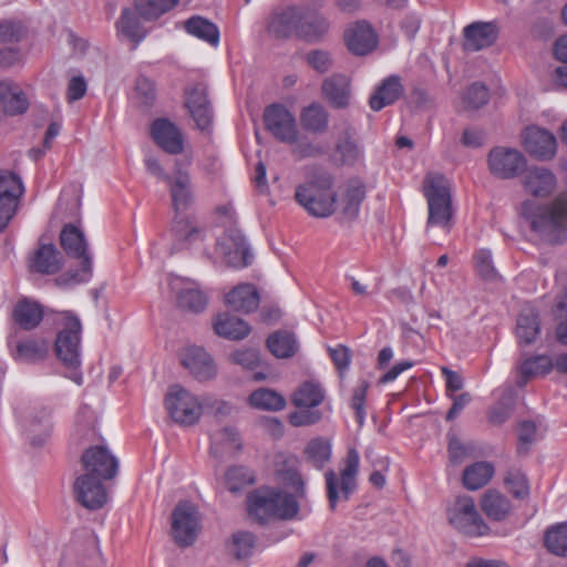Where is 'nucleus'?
Here are the masks:
<instances>
[{
    "label": "nucleus",
    "instance_id": "1",
    "mask_svg": "<svg viewBox=\"0 0 567 567\" xmlns=\"http://www.w3.org/2000/svg\"><path fill=\"white\" fill-rule=\"evenodd\" d=\"M522 215L530 228L545 241L561 244L567 235V195L559 194L553 202L536 205L530 200L522 204Z\"/></svg>",
    "mask_w": 567,
    "mask_h": 567
},
{
    "label": "nucleus",
    "instance_id": "2",
    "mask_svg": "<svg viewBox=\"0 0 567 567\" xmlns=\"http://www.w3.org/2000/svg\"><path fill=\"white\" fill-rule=\"evenodd\" d=\"M169 186L172 205L176 213L173 223V233L178 244H193L203 238V229L196 220L182 216L194 202L189 174L176 162L172 177L166 182Z\"/></svg>",
    "mask_w": 567,
    "mask_h": 567
},
{
    "label": "nucleus",
    "instance_id": "3",
    "mask_svg": "<svg viewBox=\"0 0 567 567\" xmlns=\"http://www.w3.org/2000/svg\"><path fill=\"white\" fill-rule=\"evenodd\" d=\"M422 193L427 204L426 231L440 228L449 233L454 219L451 182L441 173L429 172L422 182Z\"/></svg>",
    "mask_w": 567,
    "mask_h": 567
},
{
    "label": "nucleus",
    "instance_id": "4",
    "mask_svg": "<svg viewBox=\"0 0 567 567\" xmlns=\"http://www.w3.org/2000/svg\"><path fill=\"white\" fill-rule=\"evenodd\" d=\"M333 177L320 173L298 185L295 190L296 202L312 217L327 218L336 212L337 192Z\"/></svg>",
    "mask_w": 567,
    "mask_h": 567
},
{
    "label": "nucleus",
    "instance_id": "5",
    "mask_svg": "<svg viewBox=\"0 0 567 567\" xmlns=\"http://www.w3.org/2000/svg\"><path fill=\"white\" fill-rule=\"evenodd\" d=\"M447 519L458 532L477 537L489 533L488 525L480 515L473 497L458 496L447 509Z\"/></svg>",
    "mask_w": 567,
    "mask_h": 567
},
{
    "label": "nucleus",
    "instance_id": "6",
    "mask_svg": "<svg viewBox=\"0 0 567 567\" xmlns=\"http://www.w3.org/2000/svg\"><path fill=\"white\" fill-rule=\"evenodd\" d=\"M81 322L78 317L65 313L56 334L54 349L58 359L68 368L80 365Z\"/></svg>",
    "mask_w": 567,
    "mask_h": 567
},
{
    "label": "nucleus",
    "instance_id": "7",
    "mask_svg": "<svg viewBox=\"0 0 567 567\" xmlns=\"http://www.w3.org/2000/svg\"><path fill=\"white\" fill-rule=\"evenodd\" d=\"M359 463L358 451L353 447L349 449L344 458V467L340 473V491L338 489L339 480L336 473L333 471L326 473L327 494L331 509H334L338 501H347L354 491Z\"/></svg>",
    "mask_w": 567,
    "mask_h": 567
},
{
    "label": "nucleus",
    "instance_id": "8",
    "mask_svg": "<svg viewBox=\"0 0 567 567\" xmlns=\"http://www.w3.org/2000/svg\"><path fill=\"white\" fill-rule=\"evenodd\" d=\"M200 529L198 508L190 502H178L172 512V536L178 546H190Z\"/></svg>",
    "mask_w": 567,
    "mask_h": 567
},
{
    "label": "nucleus",
    "instance_id": "9",
    "mask_svg": "<svg viewBox=\"0 0 567 567\" xmlns=\"http://www.w3.org/2000/svg\"><path fill=\"white\" fill-rule=\"evenodd\" d=\"M165 408L172 420L181 425H193L202 415V405L197 398L179 385L169 388Z\"/></svg>",
    "mask_w": 567,
    "mask_h": 567
},
{
    "label": "nucleus",
    "instance_id": "10",
    "mask_svg": "<svg viewBox=\"0 0 567 567\" xmlns=\"http://www.w3.org/2000/svg\"><path fill=\"white\" fill-rule=\"evenodd\" d=\"M275 497L276 488L271 487H260L251 492L247 497L249 516L259 524L270 522L271 519H293V512L276 508Z\"/></svg>",
    "mask_w": 567,
    "mask_h": 567
},
{
    "label": "nucleus",
    "instance_id": "11",
    "mask_svg": "<svg viewBox=\"0 0 567 567\" xmlns=\"http://www.w3.org/2000/svg\"><path fill=\"white\" fill-rule=\"evenodd\" d=\"M24 186L19 175L13 172L0 171V233L3 231L14 217Z\"/></svg>",
    "mask_w": 567,
    "mask_h": 567
},
{
    "label": "nucleus",
    "instance_id": "12",
    "mask_svg": "<svg viewBox=\"0 0 567 567\" xmlns=\"http://www.w3.org/2000/svg\"><path fill=\"white\" fill-rule=\"evenodd\" d=\"M264 122L267 131L281 143L292 144L300 135L295 115L281 104L267 106Z\"/></svg>",
    "mask_w": 567,
    "mask_h": 567
},
{
    "label": "nucleus",
    "instance_id": "13",
    "mask_svg": "<svg viewBox=\"0 0 567 567\" xmlns=\"http://www.w3.org/2000/svg\"><path fill=\"white\" fill-rule=\"evenodd\" d=\"M488 169L497 178L512 179L520 175L527 165L525 155L511 147L497 146L487 156Z\"/></svg>",
    "mask_w": 567,
    "mask_h": 567
},
{
    "label": "nucleus",
    "instance_id": "14",
    "mask_svg": "<svg viewBox=\"0 0 567 567\" xmlns=\"http://www.w3.org/2000/svg\"><path fill=\"white\" fill-rule=\"evenodd\" d=\"M85 474L101 480H112L118 470L117 458L105 446H92L85 450L81 457Z\"/></svg>",
    "mask_w": 567,
    "mask_h": 567
},
{
    "label": "nucleus",
    "instance_id": "15",
    "mask_svg": "<svg viewBox=\"0 0 567 567\" xmlns=\"http://www.w3.org/2000/svg\"><path fill=\"white\" fill-rule=\"evenodd\" d=\"M520 182L526 194L536 198H547L557 188L556 175L544 166H526L522 173Z\"/></svg>",
    "mask_w": 567,
    "mask_h": 567
},
{
    "label": "nucleus",
    "instance_id": "16",
    "mask_svg": "<svg viewBox=\"0 0 567 567\" xmlns=\"http://www.w3.org/2000/svg\"><path fill=\"white\" fill-rule=\"evenodd\" d=\"M182 365L198 381H209L217 375V365L202 347H187L181 354Z\"/></svg>",
    "mask_w": 567,
    "mask_h": 567
},
{
    "label": "nucleus",
    "instance_id": "17",
    "mask_svg": "<svg viewBox=\"0 0 567 567\" xmlns=\"http://www.w3.org/2000/svg\"><path fill=\"white\" fill-rule=\"evenodd\" d=\"M103 481L85 473L80 475L73 485L76 501L91 511L103 507L107 501Z\"/></svg>",
    "mask_w": 567,
    "mask_h": 567
},
{
    "label": "nucleus",
    "instance_id": "18",
    "mask_svg": "<svg viewBox=\"0 0 567 567\" xmlns=\"http://www.w3.org/2000/svg\"><path fill=\"white\" fill-rule=\"evenodd\" d=\"M300 22H302V9L299 7H286L271 13L267 24L269 34L277 39H299Z\"/></svg>",
    "mask_w": 567,
    "mask_h": 567
},
{
    "label": "nucleus",
    "instance_id": "19",
    "mask_svg": "<svg viewBox=\"0 0 567 567\" xmlns=\"http://www.w3.org/2000/svg\"><path fill=\"white\" fill-rule=\"evenodd\" d=\"M216 250L224 258L227 266L246 267L250 262L251 255L246 246L245 238L237 230H231L221 236L217 241Z\"/></svg>",
    "mask_w": 567,
    "mask_h": 567
},
{
    "label": "nucleus",
    "instance_id": "20",
    "mask_svg": "<svg viewBox=\"0 0 567 567\" xmlns=\"http://www.w3.org/2000/svg\"><path fill=\"white\" fill-rule=\"evenodd\" d=\"M50 352V342L42 337L28 336L14 341L10 354L18 363L37 364L44 361Z\"/></svg>",
    "mask_w": 567,
    "mask_h": 567
},
{
    "label": "nucleus",
    "instance_id": "21",
    "mask_svg": "<svg viewBox=\"0 0 567 567\" xmlns=\"http://www.w3.org/2000/svg\"><path fill=\"white\" fill-rule=\"evenodd\" d=\"M185 106L197 128L206 131L212 126L213 110L207 97L206 86L196 84L187 89L185 92Z\"/></svg>",
    "mask_w": 567,
    "mask_h": 567
},
{
    "label": "nucleus",
    "instance_id": "22",
    "mask_svg": "<svg viewBox=\"0 0 567 567\" xmlns=\"http://www.w3.org/2000/svg\"><path fill=\"white\" fill-rule=\"evenodd\" d=\"M51 411L47 406H33L24 421V430L30 444L42 446L51 435Z\"/></svg>",
    "mask_w": 567,
    "mask_h": 567
},
{
    "label": "nucleus",
    "instance_id": "23",
    "mask_svg": "<svg viewBox=\"0 0 567 567\" xmlns=\"http://www.w3.org/2000/svg\"><path fill=\"white\" fill-rule=\"evenodd\" d=\"M169 285L172 290L176 292L179 308L197 313L207 307L208 297L196 284L174 278Z\"/></svg>",
    "mask_w": 567,
    "mask_h": 567
},
{
    "label": "nucleus",
    "instance_id": "24",
    "mask_svg": "<svg viewBox=\"0 0 567 567\" xmlns=\"http://www.w3.org/2000/svg\"><path fill=\"white\" fill-rule=\"evenodd\" d=\"M524 146L532 156L544 161L553 158L557 151L556 137L537 126L525 130Z\"/></svg>",
    "mask_w": 567,
    "mask_h": 567
},
{
    "label": "nucleus",
    "instance_id": "25",
    "mask_svg": "<svg viewBox=\"0 0 567 567\" xmlns=\"http://www.w3.org/2000/svg\"><path fill=\"white\" fill-rule=\"evenodd\" d=\"M60 241L68 255L81 259L83 271L91 272L92 262L87 254V244L84 234L75 226L69 224L63 227Z\"/></svg>",
    "mask_w": 567,
    "mask_h": 567
},
{
    "label": "nucleus",
    "instance_id": "26",
    "mask_svg": "<svg viewBox=\"0 0 567 567\" xmlns=\"http://www.w3.org/2000/svg\"><path fill=\"white\" fill-rule=\"evenodd\" d=\"M322 96L334 109H346L350 104L351 80L349 76L334 73L322 81Z\"/></svg>",
    "mask_w": 567,
    "mask_h": 567
},
{
    "label": "nucleus",
    "instance_id": "27",
    "mask_svg": "<svg viewBox=\"0 0 567 567\" xmlns=\"http://www.w3.org/2000/svg\"><path fill=\"white\" fill-rule=\"evenodd\" d=\"M152 137L156 144L169 154H179L184 140L179 128L167 118H158L152 125Z\"/></svg>",
    "mask_w": 567,
    "mask_h": 567
},
{
    "label": "nucleus",
    "instance_id": "28",
    "mask_svg": "<svg viewBox=\"0 0 567 567\" xmlns=\"http://www.w3.org/2000/svg\"><path fill=\"white\" fill-rule=\"evenodd\" d=\"M346 41L349 50L357 55L370 53L378 44V37L372 27L367 22H358L346 32Z\"/></svg>",
    "mask_w": 567,
    "mask_h": 567
},
{
    "label": "nucleus",
    "instance_id": "29",
    "mask_svg": "<svg viewBox=\"0 0 567 567\" xmlns=\"http://www.w3.org/2000/svg\"><path fill=\"white\" fill-rule=\"evenodd\" d=\"M464 49L480 51L492 45L497 39V27L491 22H476L464 29Z\"/></svg>",
    "mask_w": 567,
    "mask_h": 567
},
{
    "label": "nucleus",
    "instance_id": "30",
    "mask_svg": "<svg viewBox=\"0 0 567 567\" xmlns=\"http://www.w3.org/2000/svg\"><path fill=\"white\" fill-rule=\"evenodd\" d=\"M225 303L234 311L249 313L258 308L260 296L254 285L240 284L225 296Z\"/></svg>",
    "mask_w": 567,
    "mask_h": 567
},
{
    "label": "nucleus",
    "instance_id": "31",
    "mask_svg": "<svg viewBox=\"0 0 567 567\" xmlns=\"http://www.w3.org/2000/svg\"><path fill=\"white\" fill-rule=\"evenodd\" d=\"M326 399V390L320 382L307 380L301 382L291 393L290 401L298 409H313Z\"/></svg>",
    "mask_w": 567,
    "mask_h": 567
},
{
    "label": "nucleus",
    "instance_id": "32",
    "mask_svg": "<svg viewBox=\"0 0 567 567\" xmlns=\"http://www.w3.org/2000/svg\"><path fill=\"white\" fill-rule=\"evenodd\" d=\"M285 482L288 486L295 489V495L288 494L286 492L276 489V508L282 511H291L293 512V518L297 516L299 512V503L297 498L305 497V482L301 475L298 472H287L285 476Z\"/></svg>",
    "mask_w": 567,
    "mask_h": 567
},
{
    "label": "nucleus",
    "instance_id": "33",
    "mask_svg": "<svg viewBox=\"0 0 567 567\" xmlns=\"http://www.w3.org/2000/svg\"><path fill=\"white\" fill-rule=\"evenodd\" d=\"M299 121L306 132L321 135L326 133L329 127V113L322 104L312 102L301 109Z\"/></svg>",
    "mask_w": 567,
    "mask_h": 567
},
{
    "label": "nucleus",
    "instance_id": "34",
    "mask_svg": "<svg viewBox=\"0 0 567 567\" xmlns=\"http://www.w3.org/2000/svg\"><path fill=\"white\" fill-rule=\"evenodd\" d=\"M214 331L217 336L229 340H241L250 332L248 323L230 313H218L213 322Z\"/></svg>",
    "mask_w": 567,
    "mask_h": 567
},
{
    "label": "nucleus",
    "instance_id": "35",
    "mask_svg": "<svg viewBox=\"0 0 567 567\" xmlns=\"http://www.w3.org/2000/svg\"><path fill=\"white\" fill-rule=\"evenodd\" d=\"M0 103L3 111L10 115L24 113L29 101L20 86L10 80L0 81Z\"/></svg>",
    "mask_w": 567,
    "mask_h": 567
},
{
    "label": "nucleus",
    "instance_id": "36",
    "mask_svg": "<svg viewBox=\"0 0 567 567\" xmlns=\"http://www.w3.org/2000/svg\"><path fill=\"white\" fill-rule=\"evenodd\" d=\"M480 505L484 514L495 522L505 520L512 512L509 499L499 491L493 488L483 493Z\"/></svg>",
    "mask_w": 567,
    "mask_h": 567
},
{
    "label": "nucleus",
    "instance_id": "37",
    "mask_svg": "<svg viewBox=\"0 0 567 567\" xmlns=\"http://www.w3.org/2000/svg\"><path fill=\"white\" fill-rule=\"evenodd\" d=\"M329 30L330 23L326 17L319 13H310L302 9L299 39L308 43H318L328 34Z\"/></svg>",
    "mask_w": 567,
    "mask_h": 567
},
{
    "label": "nucleus",
    "instance_id": "38",
    "mask_svg": "<svg viewBox=\"0 0 567 567\" xmlns=\"http://www.w3.org/2000/svg\"><path fill=\"white\" fill-rule=\"evenodd\" d=\"M62 267L59 251L54 245H41L30 260V270L42 275H52Z\"/></svg>",
    "mask_w": 567,
    "mask_h": 567
},
{
    "label": "nucleus",
    "instance_id": "39",
    "mask_svg": "<svg viewBox=\"0 0 567 567\" xmlns=\"http://www.w3.org/2000/svg\"><path fill=\"white\" fill-rule=\"evenodd\" d=\"M403 93V85L398 75H391L383 80L374 94L370 97V106L373 111H380L384 106L394 103Z\"/></svg>",
    "mask_w": 567,
    "mask_h": 567
},
{
    "label": "nucleus",
    "instance_id": "40",
    "mask_svg": "<svg viewBox=\"0 0 567 567\" xmlns=\"http://www.w3.org/2000/svg\"><path fill=\"white\" fill-rule=\"evenodd\" d=\"M494 473L495 468L492 463L486 461L475 462L464 468L462 482L466 489L477 491L488 484Z\"/></svg>",
    "mask_w": 567,
    "mask_h": 567
},
{
    "label": "nucleus",
    "instance_id": "41",
    "mask_svg": "<svg viewBox=\"0 0 567 567\" xmlns=\"http://www.w3.org/2000/svg\"><path fill=\"white\" fill-rule=\"evenodd\" d=\"M540 332V323L536 310L526 306L517 318L516 336L520 343H533Z\"/></svg>",
    "mask_w": 567,
    "mask_h": 567
},
{
    "label": "nucleus",
    "instance_id": "42",
    "mask_svg": "<svg viewBox=\"0 0 567 567\" xmlns=\"http://www.w3.org/2000/svg\"><path fill=\"white\" fill-rule=\"evenodd\" d=\"M12 318L22 329L32 330L42 321L43 310L38 302L23 299L16 305Z\"/></svg>",
    "mask_w": 567,
    "mask_h": 567
},
{
    "label": "nucleus",
    "instance_id": "43",
    "mask_svg": "<svg viewBox=\"0 0 567 567\" xmlns=\"http://www.w3.org/2000/svg\"><path fill=\"white\" fill-rule=\"evenodd\" d=\"M365 197V187L360 181H350L341 196V213L348 219H354Z\"/></svg>",
    "mask_w": 567,
    "mask_h": 567
},
{
    "label": "nucleus",
    "instance_id": "44",
    "mask_svg": "<svg viewBox=\"0 0 567 567\" xmlns=\"http://www.w3.org/2000/svg\"><path fill=\"white\" fill-rule=\"evenodd\" d=\"M247 402L251 408L262 411H281L287 405L286 399L280 393L268 388L252 391Z\"/></svg>",
    "mask_w": 567,
    "mask_h": 567
},
{
    "label": "nucleus",
    "instance_id": "45",
    "mask_svg": "<svg viewBox=\"0 0 567 567\" xmlns=\"http://www.w3.org/2000/svg\"><path fill=\"white\" fill-rule=\"evenodd\" d=\"M140 14L132 9H124L117 22L118 31L136 45L146 35V30L140 22Z\"/></svg>",
    "mask_w": 567,
    "mask_h": 567
},
{
    "label": "nucleus",
    "instance_id": "46",
    "mask_svg": "<svg viewBox=\"0 0 567 567\" xmlns=\"http://www.w3.org/2000/svg\"><path fill=\"white\" fill-rule=\"evenodd\" d=\"M241 447V439L235 427H224L212 436V452L216 455L234 453Z\"/></svg>",
    "mask_w": 567,
    "mask_h": 567
},
{
    "label": "nucleus",
    "instance_id": "47",
    "mask_svg": "<svg viewBox=\"0 0 567 567\" xmlns=\"http://www.w3.org/2000/svg\"><path fill=\"white\" fill-rule=\"evenodd\" d=\"M256 537L250 532L239 530L231 535L226 544L228 555L235 559H244L252 554Z\"/></svg>",
    "mask_w": 567,
    "mask_h": 567
},
{
    "label": "nucleus",
    "instance_id": "48",
    "mask_svg": "<svg viewBox=\"0 0 567 567\" xmlns=\"http://www.w3.org/2000/svg\"><path fill=\"white\" fill-rule=\"evenodd\" d=\"M269 351L277 358L292 357L298 349L295 336L287 331H278L267 339Z\"/></svg>",
    "mask_w": 567,
    "mask_h": 567
},
{
    "label": "nucleus",
    "instance_id": "49",
    "mask_svg": "<svg viewBox=\"0 0 567 567\" xmlns=\"http://www.w3.org/2000/svg\"><path fill=\"white\" fill-rule=\"evenodd\" d=\"M188 33L202 39L216 47L219 42V31L217 27L202 17H192L185 22Z\"/></svg>",
    "mask_w": 567,
    "mask_h": 567
},
{
    "label": "nucleus",
    "instance_id": "50",
    "mask_svg": "<svg viewBox=\"0 0 567 567\" xmlns=\"http://www.w3.org/2000/svg\"><path fill=\"white\" fill-rule=\"evenodd\" d=\"M554 367L555 363L547 355L526 359L519 368L522 380L518 381V385H524L528 378L546 375Z\"/></svg>",
    "mask_w": 567,
    "mask_h": 567
},
{
    "label": "nucleus",
    "instance_id": "51",
    "mask_svg": "<svg viewBox=\"0 0 567 567\" xmlns=\"http://www.w3.org/2000/svg\"><path fill=\"white\" fill-rule=\"evenodd\" d=\"M305 455L315 467L322 468L330 461L331 444L327 439L315 437L308 442Z\"/></svg>",
    "mask_w": 567,
    "mask_h": 567
},
{
    "label": "nucleus",
    "instance_id": "52",
    "mask_svg": "<svg viewBox=\"0 0 567 567\" xmlns=\"http://www.w3.org/2000/svg\"><path fill=\"white\" fill-rule=\"evenodd\" d=\"M178 0H135V8L144 20H154L169 11Z\"/></svg>",
    "mask_w": 567,
    "mask_h": 567
},
{
    "label": "nucleus",
    "instance_id": "53",
    "mask_svg": "<svg viewBox=\"0 0 567 567\" xmlns=\"http://www.w3.org/2000/svg\"><path fill=\"white\" fill-rule=\"evenodd\" d=\"M545 546L556 556H567V524H558L545 534Z\"/></svg>",
    "mask_w": 567,
    "mask_h": 567
},
{
    "label": "nucleus",
    "instance_id": "54",
    "mask_svg": "<svg viewBox=\"0 0 567 567\" xmlns=\"http://www.w3.org/2000/svg\"><path fill=\"white\" fill-rule=\"evenodd\" d=\"M353 128L347 126L343 135L337 143V152L346 164H354L361 157V150L353 140Z\"/></svg>",
    "mask_w": 567,
    "mask_h": 567
},
{
    "label": "nucleus",
    "instance_id": "55",
    "mask_svg": "<svg viewBox=\"0 0 567 567\" xmlns=\"http://www.w3.org/2000/svg\"><path fill=\"white\" fill-rule=\"evenodd\" d=\"M506 488L516 498H526L529 495V483L526 475L516 468L506 472L504 477Z\"/></svg>",
    "mask_w": 567,
    "mask_h": 567
},
{
    "label": "nucleus",
    "instance_id": "56",
    "mask_svg": "<svg viewBox=\"0 0 567 567\" xmlns=\"http://www.w3.org/2000/svg\"><path fill=\"white\" fill-rule=\"evenodd\" d=\"M252 483V474L243 466H231L225 474V485L231 493H236Z\"/></svg>",
    "mask_w": 567,
    "mask_h": 567
},
{
    "label": "nucleus",
    "instance_id": "57",
    "mask_svg": "<svg viewBox=\"0 0 567 567\" xmlns=\"http://www.w3.org/2000/svg\"><path fill=\"white\" fill-rule=\"evenodd\" d=\"M474 451L471 444H464L456 435H449V462L452 466H460Z\"/></svg>",
    "mask_w": 567,
    "mask_h": 567
},
{
    "label": "nucleus",
    "instance_id": "58",
    "mask_svg": "<svg viewBox=\"0 0 567 567\" xmlns=\"http://www.w3.org/2000/svg\"><path fill=\"white\" fill-rule=\"evenodd\" d=\"M488 89L482 83H474L466 90L463 103L467 109H480L488 102Z\"/></svg>",
    "mask_w": 567,
    "mask_h": 567
},
{
    "label": "nucleus",
    "instance_id": "59",
    "mask_svg": "<svg viewBox=\"0 0 567 567\" xmlns=\"http://www.w3.org/2000/svg\"><path fill=\"white\" fill-rule=\"evenodd\" d=\"M291 154L297 159H303L309 157H318L326 154V148L319 144L313 143L309 140H297V142L290 144Z\"/></svg>",
    "mask_w": 567,
    "mask_h": 567
},
{
    "label": "nucleus",
    "instance_id": "60",
    "mask_svg": "<svg viewBox=\"0 0 567 567\" xmlns=\"http://www.w3.org/2000/svg\"><path fill=\"white\" fill-rule=\"evenodd\" d=\"M475 268L482 279L493 281L498 275L493 266L489 250L482 249L475 254Z\"/></svg>",
    "mask_w": 567,
    "mask_h": 567
},
{
    "label": "nucleus",
    "instance_id": "61",
    "mask_svg": "<svg viewBox=\"0 0 567 567\" xmlns=\"http://www.w3.org/2000/svg\"><path fill=\"white\" fill-rule=\"evenodd\" d=\"M306 62L318 73H327L333 65V60L328 51L316 49L306 54Z\"/></svg>",
    "mask_w": 567,
    "mask_h": 567
},
{
    "label": "nucleus",
    "instance_id": "62",
    "mask_svg": "<svg viewBox=\"0 0 567 567\" xmlns=\"http://www.w3.org/2000/svg\"><path fill=\"white\" fill-rule=\"evenodd\" d=\"M322 420V413L319 410L313 409H300L293 411L288 415V422L292 426H310L317 424Z\"/></svg>",
    "mask_w": 567,
    "mask_h": 567
},
{
    "label": "nucleus",
    "instance_id": "63",
    "mask_svg": "<svg viewBox=\"0 0 567 567\" xmlns=\"http://www.w3.org/2000/svg\"><path fill=\"white\" fill-rule=\"evenodd\" d=\"M229 361L247 370L255 369L259 363V355L255 349H240L229 354Z\"/></svg>",
    "mask_w": 567,
    "mask_h": 567
},
{
    "label": "nucleus",
    "instance_id": "64",
    "mask_svg": "<svg viewBox=\"0 0 567 567\" xmlns=\"http://www.w3.org/2000/svg\"><path fill=\"white\" fill-rule=\"evenodd\" d=\"M518 445L517 452L519 454H526L528 452V445L535 441L536 437V425L530 421H524L519 424L517 430Z\"/></svg>",
    "mask_w": 567,
    "mask_h": 567
}]
</instances>
